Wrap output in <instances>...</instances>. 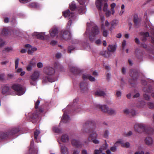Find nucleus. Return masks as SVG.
<instances>
[{"instance_id": "nucleus-1", "label": "nucleus", "mask_w": 154, "mask_h": 154, "mask_svg": "<svg viewBox=\"0 0 154 154\" xmlns=\"http://www.w3.org/2000/svg\"><path fill=\"white\" fill-rule=\"evenodd\" d=\"M82 131L84 133H89L88 140L90 139L95 144H99V140L97 139L98 134L95 124L90 122H87L83 125Z\"/></svg>"}, {"instance_id": "nucleus-2", "label": "nucleus", "mask_w": 154, "mask_h": 154, "mask_svg": "<svg viewBox=\"0 0 154 154\" xmlns=\"http://www.w3.org/2000/svg\"><path fill=\"white\" fill-rule=\"evenodd\" d=\"M107 0H96V5L99 11V13L101 23H103L105 18L103 15L102 14V6H103V11L105 12L106 16L107 17H110L111 14V11L108 10V5L107 2Z\"/></svg>"}, {"instance_id": "nucleus-3", "label": "nucleus", "mask_w": 154, "mask_h": 154, "mask_svg": "<svg viewBox=\"0 0 154 154\" xmlns=\"http://www.w3.org/2000/svg\"><path fill=\"white\" fill-rule=\"evenodd\" d=\"M87 26V30L85 35H86V36H88L89 29L91 28H92V31L91 33H89V38L91 41H93L94 39V37L100 33L99 29L97 26H96L93 23L91 24L89 23H88Z\"/></svg>"}, {"instance_id": "nucleus-4", "label": "nucleus", "mask_w": 154, "mask_h": 154, "mask_svg": "<svg viewBox=\"0 0 154 154\" xmlns=\"http://www.w3.org/2000/svg\"><path fill=\"white\" fill-rule=\"evenodd\" d=\"M134 129L135 131L139 133L144 131L149 134H154L152 128H146L144 125L142 123L136 124L134 126Z\"/></svg>"}, {"instance_id": "nucleus-5", "label": "nucleus", "mask_w": 154, "mask_h": 154, "mask_svg": "<svg viewBox=\"0 0 154 154\" xmlns=\"http://www.w3.org/2000/svg\"><path fill=\"white\" fill-rule=\"evenodd\" d=\"M63 15L65 17H67L70 19L66 27V29H68L70 28L72 22H74L76 21L77 20V18L72 13H70L69 10H67L66 11L63 12Z\"/></svg>"}, {"instance_id": "nucleus-6", "label": "nucleus", "mask_w": 154, "mask_h": 154, "mask_svg": "<svg viewBox=\"0 0 154 154\" xmlns=\"http://www.w3.org/2000/svg\"><path fill=\"white\" fill-rule=\"evenodd\" d=\"M70 106V105H69L65 109H63V111L64 112V113L61 120V122L66 123L69 122L70 121V118L67 115V113H69V110L68 109Z\"/></svg>"}, {"instance_id": "nucleus-7", "label": "nucleus", "mask_w": 154, "mask_h": 154, "mask_svg": "<svg viewBox=\"0 0 154 154\" xmlns=\"http://www.w3.org/2000/svg\"><path fill=\"white\" fill-rule=\"evenodd\" d=\"M12 88L17 91L18 95H22L25 93V88L20 85L14 84L12 86Z\"/></svg>"}, {"instance_id": "nucleus-8", "label": "nucleus", "mask_w": 154, "mask_h": 154, "mask_svg": "<svg viewBox=\"0 0 154 154\" xmlns=\"http://www.w3.org/2000/svg\"><path fill=\"white\" fill-rule=\"evenodd\" d=\"M98 107L101 110L104 112L107 113L110 115L115 114V111L112 109H109L108 107L105 105H97Z\"/></svg>"}, {"instance_id": "nucleus-9", "label": "nucleus", "mask_w": 154, "mask_h": 154, "mask_svg": "<svg viewBox=\"0 0 154 154\" xmlns=\"http://www.w3.org/2000/svg\"><path fill=\"white\" fill-rule=\"evenodd\" d=\"M79 3L80 6L78 8V13L81 14L85 13L86 11V5L84 4L85 0H77Z\"/></svg>"}, {"instance_id": "nucleus-10", "label": "nucleus", "mask_w": 154, "mask_h": 154, "mask_svg": "<svg viewBox=\"0 0 154 154\" xmlns=\"http://www.w3.org/2000/svg\"><path fill=\"white\" fill-rule=\"evenodd\" d=\"M43 72L46 75L51 76L54 74L55 71L52 67L48 66L44 68Z\"/></svg>"}, {"instance_id": "nucleus-11", "label": "nucleus", "mask_w": 154, "mask_h": 154, "mask_svg": "<svg viewBox=\"0 0 154 154\" xmlns=\"http://www.w3.org/2000/svg\"><path fill=\"white\" fill-rule=\"evenodd\" d=\"M69 28L67 29V31H62L59 35V37L62 39H64L67 40L71 38V33L68 30Z\"/></svg>"}, {"instance_id": "nucleus-12", "label": "nucleus", "mask_w": 154, "mask_h": 154, "mask_svg": "<svg viewBox=\"0 0 154 154\" xmlns=\"http://www.w3.org/2000/svg\"><path fill=\"white\" fill-rule=\"evenodd\" d=\"M109 24V23L107 20L105 21V25H104L103 23H101V29L103 31V35L104 37H107L109 33L108 31L105 29V26L108 27Z\"/></svg>"}, {"instance_id": "nucleus-13", "label": "nucleus", "mask_w": 154, "mask_h": 154, "mask_svg": "<svg viewBox=\"0 0 154 154\" xmlns=\"http://www.w3.org/2000/svg\"><path fill=\"white\" fill-rule=\"evenodd\" d=\"M71 143L73 146L78 148H82L83 146V144L81 142L75 139L72 140Z\"/></svg>"}, {"instance_id": "nucleus-14", "label": "nucleus", "mask_w": 154, "mask_h": 154, "mask_svg": "<svg viewBox=\"0 0 154 154\" xmlns=\"http://www.w3.org/2000/svg\"><path fill=\"white\" fill-rule=\"evenodd\" d=\"M80 86L81 90L82 93H85L88 91V85L87 83L82 82L80 84Z\"/></svg>"}, {"instance_id": "nucleus-15", "label": "nucleus", "mask_w": 154, "mask_h": 154, "mask_svg": "<svg viewBox=\"0 0 154 154\" xmlns=\"http://www.w3.org/2000/svg\"><path fill=\"white\" fill-rule=\"evenodd\" d=\"M33 35L36 38L41 39H44L45 37L46 38L47 37V35H45V33L35 32L33 34Z\"/></svg>"}, {"instance_id": "nucleus-16", "label": "nucleus", "mask_w": 154, "mask_h": 154, "mask_svg": "<svg viewBox=\"0 0 154 154\" xmlns=\"http://www.w3.org/2000/svg\"><path fill=\"white\" fill-rule=\"evenodd\" d=\"M49 32L50 35L51 37H54L56 36H57L58 30L57 28L53 27L50 30Z\"/></svg>"}, {"instance_id": "nucleus-17", "label": "nucleus", "mask_w": 154, "mask_h": 154, "mask_svg": "<svg viewBox=\"0 0 154 154\" xmlns=\"http://www.w3.org/2000/svg\"><path fill=\"white\" fill-rule=\"evenodd\" d=\"M143 91L145 92V93L144 94L143 96L145 99L146 100H148L150 99V97L148 95V93H150L151 91V88L150 87L149 88L147 89L146 88H144L143 89Z\"/></svg>"}, {"instance_id": "nucleus-18", "label": "nucleus", "mask_w": 154, "mask_h": 154, "mask_svg": "<svg viewBox=\"0 0 154 154\" xmlns=\"http://www.w3.org/2000/svg\"><path fill=\"white\" fill-rule=\"evenodd\" d=\"M40 76V72L38 71H35L31 76V78L34 80H37Z\"/></svg>"}, {"instance_id": "nucleus-19", "label": "nucleus", "mask_w": 154, "mask_h": 154, "mask_svg": "<svg viewBox=\"0 0 154 154\" xmlns=\"http://www.w3.org/2000/svg\"><path fill=\"white\" fill-rule=\"evenodd\" d=\"M60 144V150L62 154H69L68 149L67 147L64 145H61Z\"/></svg>"}, {"instance_id": "nucleus-20", "label": "nucleus", "mask_w": 154, "mask_h": 154, "mask_svg": "<svg viewBox=\"0 0 154 154\" xmlns=\"http://www.w3.org/2000/svg\"><path fill=\"white\" fill-rule=\"evenodd\" d=\"M145 142L146 144L149 146H151L153 143V141L152 138L149 137H146Z\"/></svg>"}, {"instance_id": "nucleus-21", "label": "nucleus", "mask_w": 154, "mask_h": 154, "mask_svg": "<svg viewBox=\"0 0 154 154\" xmlns=\"http://www.w3.org/2000/svg\"><path fill=\"white\" fill-rule=\"evenodd\" d=\"M95 94L100 96H104L106 95V94L103 89L100 88L95 92Z\"/></svg>"}, {"instance_id": "nucleus-22", "label": "nucleus", "mask_w": 154, "mask_h": 154, "mask_svg": "<svg viewBox=\"0 0 154 154\" xmlns=\"http://www.w3.org/2000/svg\"><path fill=\"white\" fill-rule=\"evenodd\" d=\"M83 79L84 80L89 79L91 81H94L95 80L94 77L87 74H84L83 75Z\"/></svg>"}, {"instance_id": "nucleus-23", "label": "nucleus", "mask_w": 154, "mask_h": 154, "mask_svg": "<svg viewBox=\"0 0 154 154\" xmlns=\"http://www.w3.org/2000/svg\"><path fill=\"white\" fill-rule=\"evenodd\" d=\"M119 23V20H114L111 22V27L109 29V30L111 31L113 29H114L116 26L118 25Z\"/></svg>"}, {"instance_id": "nucleus-24", "label": "nucleus", "mask_w": 154, "mask_h": 154, "mask_svg": "<svg viewBox=\"0 0 154 154\" xmlns=\"http://www.w3.org/2000/svg\"><path fill=\"white\" fill-rule=\"evenodd\" d=\"M123 112L127 114H128L131 113L132 115L134 116L135 115V112L134 110H129V109L126 108L123 110Z\"/></svg>"}, {"instance_id": "nucleus-25", "label": "nucleus", "mask_w": 154, "mask_h": 154, "mask_svg": "<svg viewBox=\"0 0 154 154\" xmlns=\"http://www.w3.org/2000/svg\"><path fill=\"white\" fill-rule=\"evenodd\" d=\"M34 143V141L33 140H32L31 141V144H30V148L29 149V152L28 154H37V152H36L33 149H32V148L33 146Z\"/></svg>"}, {"instance_id": "nucleus-26", "label": "nucleus", "mask_w": 154, "mask_h": 154, "mask_svg": "<svg viewBox=\"0 0 154 154\" xmlns=\"http://www.w3.org/2000/svg\"><path fill=\"white\" fill-rule=\"evenodd\" d=\"M61 141L64 143H67L69 140V137L67 134L63 135L61 138Z\"/></svg>"}, {"instance_id": "nucleus-27", "label": "nucleus", "mask_w": 154, "mask_h": 154, "mask_svg": "<svg viewBox=\"0 0 154 154\" xmlns=\"http://www.w3.org/2000/svg\"><path fill=\"white\" fill-rule=\"evenodd\" d=\"M119 143H120L122 146L128 148L130 146V144L129 143L127 142L125 143H124L122 141H118L115 143V144H117Z\"/></svg>"}, {"instance_id": "nucleus-28", "label": "nucleus", "mask_w": 154, "mask_h": 154, "mask_svg": "<svg viewBox=\"0 0 154 154\" xmlns=\"http://www.w3.org/2000/svg\"><path fill=\"white\" fill-rule=\"evenodd\" d=\"M140 21V19L138 18L137 14H135L134 15V21L135 24L137 25L139 24Z\"/></svg>"}, {"instance_id": "nucleus-29", "label": "nucleus", "mask_w": 154, "mask_h": 154, "mask_svg": "<svg viewBox=\"0 0 154 154\" xmlns=\"http://www.w3.org/2000/svg\"><path fill=\"white\" fill-rule=\"evenodd\" d=\"M141 35V39L143 41H145L146 40V37L149 36V34L148 32H146L143 33Z\"/></svg>"}, {"instance_id": "nucleus-30", "label": "nucleus", "mask_w": 154, "mask_h": 154, "mask_svg": "<svg viewBox=\"0 0 154 154\" xmlns=\"http://www.w3.org/2000/svg\"><path fill=\"white\" fill-rule=\"evenodd\" d=\"M9 91V88L8 86H5L2 88V92L3 94H7Z\"/></svg>"}, {"instance_id": "nucleus-31", "label": "nucleus", "mask_w": 154, "mask_h": 154, "mask_svg": "<svg viewBox=\"0 0 154 154\" xmlns=\"http://www.w3.org/2000/svg\"><path fill=\"white\" fill-rule=\"evenodd\" d=\"M116 49V47L115 45H109L108 47V50L109 51L114 52Z\"/></svg>"}, {"instance_id": "nucleus-32", "label": "nucleus", "mask_w": 154, "mask_h": 154, "mask_svg": "<svg viewBox=\"0 0 154 154\" xmlns=\"http://www.w3.org/2000/svg\"><path fill=\"white\" fill-rule=\"evenodd\" d=\"M43 82H55L56 80L54 79H49L48 77H45L43 78Z\"/></svg>"}, {"instance_id": "nucleus-33", "label": "nucleus", "mask_w": 154, "mask_h": 154, "mask_svg": "<svg viewBox=\"0 0 154 154\" xmlns=\"http://www.w3.org/2000/svg\"><path fill=\"white\" fill-rule=\"evenodd\" d=\"M151 29V33L152 35L151 37V42L154 44V27L152 26L150 27Z\"/></svg>"}, {"instance_id": "nucleus-34", "label": "nucleus", "mask_w": 154, "mask_h": 154, "mask_svg": "<svg viewBox=\"0 0 154 154\" xmlns=\"http://www.w3.org/2000/svg\"><path fill=\"white\" fill-rule=\"evenodd\" d=\"M37 50L36 48L31 47V48L28 49V52L29 54H32L33 52L36 51Z\"/></svg>"}, {"instance_id": "nucleus-35", "label": "nucleus", "mask_w": 154, "mask_h": 154, "mask_svg": "<svg viewBox=\"0 0 154 154\" xmlns=\"http://www.w3.org/2000/svg\"><path fill=\"white\" fill-rule=\"evenodd\" d=\"M40 133V131L38 130H36L34 132V137L35 140H36L37 142H40L39 140H37L38 136Z\"/></svg>"}, {"instance_id": "nucleus-36", "label": "nucleus", "mask_w": 154, "mask_h": 154, "mask_svg": "<svg viewBox=\"0 0 154 154\" xmlns=\"http://www.w3.org/2000/svg\"><path fill=\"white\" fill-rule=\"evenodd\" d=\"M116 4L115 3H112L110 5V7L111 8V10L112 11L111 13L112 15H114L115 13V11L114 8L116 6Z\"/></svg>"}, {"instance_id": "nucleus-37", "label": "nucleus", "mask_w": 154, "mask_h": 154, "mask_svg": "<svg viewBox=\"0 0 154 154\" xmlns=\"http://www.w3.org/2000/svg\"><path fill=\"white\" fill-rule=\"evenodd\" d=\"M69 8L72 11H73L75 9L76 7L75 4L74 2H72L69 5Z\"/></svg>"}, {"instance_id": "nucleus-38", "label": "nucleus", "mask_w": 154, "mask_h": 154, "mask_svg": "<svg viewBox=\"0 0 154 154\" xmlns=\"http://www.w3.org/2000/svg\"><path fill=\"white\" fill-rule=\"evenodd\" d=\"M103 147H100L98 149H95L94 150V154H100L102 152L103 150Z\"/></svg>"}, {"instance_id": "nucleus-39", "label": "nucleus", "mask_w": 154, "mask_h": 154, "mask_svg": "<svg viewBox=\"0 0 154 154\" xmlns=\"http://www.w3.org/2000/svg\"><path fill=\"white\" fill-rule=\"evenodd\" d=\"M8 34V30L6 29H3L1 32V35L3 36H6Z\"/></svg>"}, {"instance_id": "nucleus-40", "label": "nucleus", "mask_w": 154, "mask_h": 154, "mask_svg": "<svg viewBox=\"0 0 154 154\" xmlns=\"http://www.w3.org/2000/svg\"><path fill=\"white\" fill-rule=\"evenodd\" d=\"M53 131L56 133H59L61 132V130L59 129L58 128L54 126L53 128Z\"/></svg>"}, {"instance_id": "nucleus-41", "label": "nucleus", "mask_w": 154, "mask_h": 154, "mask_svg": "<svg viewBox=\"0 0 154 154\" xmlns=\"http://www.w3.org/2000/svg\"><path fill=\"white\" fill-rule=\"evenodd\" d=\"M109 131L108 130H106L104 132L103 137L106 138H108L109 137Z\"/></svg>"}, {"instance_id": "nucleus-42", "label": "nucleus", "mask_w": 154, "mask_h": 154, "mask_svg": "<svg viewBox=\"0 0 154 154\" xmlns=\"http://www.w3.org/2000/svg\"><path fill=\"white\" fill-rule=\"evenodd\" d=\"M147 105L149 108L151 109L154 108V103L153 102H149L148 103Z\"/></svg>"}, {"instance_id": "nucleus-43", "label": "nucleus", "mask_w": 154, "mask_h": 154, "mask_svg": "<svg viewBox=\"0 0 154 154\" xmlns=\"http://www.w3.org/2000/svg\"><path fill=\"white\" fill-rule=\"evenodd\" d=\"M29 64L32 66H34L35 65L36 61L35 58H32L30 61Z\"/></svg>"}, {"instance_id": "nucleus-44", "label": "nucleus", "mask_w": 154, "mask_h": 154, "mask_svg": "<svg viewBox=\"0 0 154 154\" xmlns=\"http://www.w3.org/2000/svg\"><path fill=\"white\" fill-rule=\"evenodd\" d=\"M116 96L117 98L120 99L121 97L122 93L121 92L119 91H116Z\"/></svg>"}, {"instance_id": "nucleus-45", "label": "nucleus", "mask_w": 154, "mask_h": 154, "mask_svg": "<svg viewBox=\"0 0 154 154\" xmlns=\"http://www.w3.org/2000/svg\"><path fill=\"white\" fill-rule=\"evenodd\" d=\"M117 144H118L116 145L115 143L113 146H112L110 148V150L112 152H115V151H116L117 149V147L116 146L117 145Z\"/></svg>"}, {"instance_id": "nucleus-46", "label": "nucleus", "mask_w": 154, "mask_h": 154, "mask_svg": "<svg viewBox=\"0 0 154 154\" xmlns=\"http://www.w3.org/2000/svg\"><path fill=\"white\" fill-rule=\"evenodd\" d=\"M105 146H103L101 147H103V150H106V149L108 147V145L107 144V143L106 142V140H105Z\"/></svg>"}, {"instance_id": "nucleus-47", "label": "nucleus", "mask_w": 154, "mask_h": 154, "mask_svg": "<svg viewBox=\"0 0 154 154\" xmlns=\"http://www.w3.org/2000/svg\"><path fill=\"white\" fill-rule=\"evenodd\" d=\"M19 59L18 58L17 59L15 60V68L17 69V68L18 67V65H19Z\"/></svg>"}, {"instance_id": "nucleus-48", "label": "nucleus", "mask_w": 154, "mask_h": 154, "mask_svg": "<svg viewBox=\"0 0 154 154\" xmlns=\"http://www.w3.org/2000/svg\"><path fill=\"white\" fill-rule=\"evenodd\" d=\"M32 65L29 64L26 67V69L28 71H30L32 69Z\"/></svg>"}, {"instance_id": "nucleus-49", "label": "nucleus", "mask_w": 154, "mask_h": 154, "mask_svg": "<svg viewBox=\"0 0 154 154\" xmlns=\"http://www.w3.org/2000/svg\"><path fill=\"white\" fill-rule=\"evenodd\" d=\"M6 134L4 133H2L0 134V138L2 139L6 137Z\"/></svg>"}, {"instance_id": "nucleus-50", "label": "nucleus", "mask_w": 154, "mask_h": 154, "mask_svg": "<svg viewBox=\"0 0 154 154\" xmlns=\"http://www.w3.org/2000/svg\"><path fill=\"white\" fill-rule=\"evenodd\" d=\"M19 131V130L18 129L15 128V129H13L12 130V134H14Z\"/></svg>"}, {"instance_id": "nucleus-51", "label": "nucleus", "mask_w": 154, "mask_h": 154, "mask_svg": "<svg viewBox=\"0 0 154 154\" xmlns=\"http://www.w3.org/2000/svg\"><path fill=\"white\" fill-rule=\"evenodd\" d=\"M132 134V132L131 131H129L128 132L126 133L125 134V135L126 137H129Z\"/></svg>"}, {"instance_id": "nucleus-52", "label": "nucleus", "mask_w": 154, "mask_h": 154, "mask_svg": "<svg viewBox=\"0 0 154 154\" xmlns=\"http://www.w3.org/2000/svg\"><path fill=\"white\" fill-rule=\"evenodd\" d=\"M37 80H32L31 78V79L30 80V82L31 85H34L36 84V81Z\"/></svg>"}, {"instance_id": "nucleus-53", "label": "nucleus", "mask_w": 154, "mask_h": 154, "mask_svg": "<svg viewBox=\"0 0 154 154\" xmlns=\"http://www.w3.org/2000/svg\"><path fill=\"white\" fill-rule=\"evenodd\" d=\"M5 44V42L2 39H0V47H3Z\"/></svg>"}, {"instance_id": "nucleus-54", "label": "nucleus", "mask_w": 154, "mask_h": 154, "mask_svg": "<svg viewBox=\"0 0 154 154\" xmlns=\"http://www.w3.org/2000/svg\"><path fill=\"white\" fill-rule=\"evenodd\" d=\"M37 66L38 68H41L43 67V65L42 63L41 62H39L37 63Z\"/></svg>"}, {"instance_id": "nucleus-55", "label": "nucleus", "mask_w": 154, "mask_h": 154, "mask_svg": "<svg viewBox=\"0 0 154 154\" xmlns=\"http://www.w3.org/2000/svg\"><path fill=\"white\" fill-rule=\"evenodd\" d=\"M140 105L139 106V107H142L145 105V102L144 101H142L140 102Z\"/></svg>"}, {"instance_id": "nucleus-56", "label": "nucleus", "mask_w": 154, "mask_h": 154, "mask_svg": "<svg viewBox=\"0 0 154 154\" xmlns=\"http://www.w3.org/2000/svg\"><path fill=\"white\" fill-rule=\"evenodd\" d=\"M57 44V42L56 41L52 40L50 43V44L52 45H54Z\"/></svg>"}, {"instance_id": "nucleus-57", "label": "nucleus", "mask_w": 154, "mask_h": 154, "mask_svg": "<svg viewBox=\"0 0 154 154\" xmlns=\"http://www.w3.org/2000/svg\"><path fill=\"white\" fill-rule=\"evenodd\" d=\"M5 50L7 52H10L12 50V48L11 47H8L5 48Z\"/></svg>"}, {"instance_id": "nucleus-58", "label": "nucleus", "mask_w": 154, "mask_h": 154, "mask_svg": "<svg viewBox=\"0 0 154 154\" xmlns=\"http://www.w3.org/2000/svg\"><path fill=\"white\" fill-rule=\"evenodd\" d=\"M74 49V47H69L68 49V51L69 53H71V51L73 50Z\"/></svg>"}, {"instance_id": "nucleus-59", "label": "nucleus", "mask_w": 154, "mask_h": 154, "mask_svg": "<svg viewBox=\"0 0 154 154\" xmlns=\"http://www.w3.org/2000/svg\"><path fill=\"white\" fill-rule=\"evenodd\" d=\"M40 103V101L39 100H38L37 102L35 103V108H37L39 104Z\"/></svg>"}, {"instance_id": "nucleus-60", "label": "nucleus", "mask_w": 154, "mask_h": 154, "mask_svg": "<svg viewBox=\"0 0 154 154\" xmlns=\"http://www.w3.org/2000/svg\"><path fill=\"white\" fill-rule=\"evenodd\" d=\"M95 43L97 45H99L101 43V41L100 39H98L96 41Z\"/></svg>"}, {"instance_id": "nucleus-61", "label": "nucleus", "mask_w": 154, "mask_h": 154, "mask_svg": "<svg viewBox=\"0 0 154 154\" xmlns=\"http://www.w3.org/2000/svg\"><path fill=\"white\" fill-rule=\"evenodd\" d=\"M79 150L78 149H75L74 150L73 154H79Z\"/></svg>"}, {"instance_id": "nucleus-62", "label": "nucleus", "mask_w": 154, "mask_h": 154, "mask_svg": "<svg viewBox=\"0 0 154 154\" xmlns=\"http://www.w3.org/2000/svg\"><path fill=\"white\" fill-rule=\"evenodd\" d=\"M144 152L143 151H137L135 152L134 154H144Z\"/></svg>"}, {"instance_id": "nucleus-63", "label": "nucleus", "mask_w": 154, "mask_h": 154, "mask_svg": "<svg viewBox=\"0 0 154 154\" xmlns=\"http://www.w3.org/2000/svg\"><path fill=\"white\" fill-rule=\"evenodd\" d=\"M82 154H88L87 151L85 149H83L82 151Z\"/></svg>"}, {"instance_id": "nucleus-64", "label": "nucleus", "mask_w": 154, "mask_h": 154, "mask_svg": "<svg viewBox=\"0 0 154 154\" xmlns=\"http://www.w3.org/2000/svg\"><path fill=\"white\" fill-rule=\"evenodd\" d=\"M61 56V54L60 53H57L56 54V57L58 58H60Z\"/></svg>"}]
</instances>
